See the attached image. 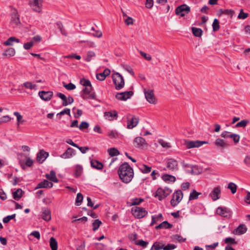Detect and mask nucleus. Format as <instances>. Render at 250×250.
I'll return each instance as SVG.
<instances>
[{"label": "nucleus", "instance_id": "obj_7", "mask_svg": "<svg viewBox=\"0 0 250 250\" xmlns=\"http://www.w3.org/2000/svg\"><path fill=\"white\" fill-rule=\"evenodd\" d=\"M133 145L136 147L140 148L147 147L148 146L146 140L141 137H136L133 141Z\"/></svg>", "mask_w": 250, "mask_h": 250}, {"label": "nucleus", "instance_id": "obj_43", "mask_svg": "<svg viewBox=\"0 0 250 250\" xmlns=\"http://www.w3.org/2000/svg\"><path fill=\"white\" fill-rule=\"evenodd\" d=\"M20 23V20L19 17L17 15H15L12 17L11 24L15 26H18Z\"/></svg>", "mask_w": 250, "mask_h": 250}, {"label": "nucleus", "instance_id": "obj_40", "mask_svg": "<svg viewBox=\"0 0 250 250\" xmlns=\"http://www.w3.org/2000/svg\"><path fill=\"white\" fill-rule=\"evenodd\" d=\"M140 169L144 173H148L151 171V167L146 165H142L140 166Z\"/></svg>", "mask_w": 250, "mask_h": 250}, {"label": "nucleus", "instance_id": "obj_32", "mask_svg": "<svg viewBox=\"0 0 250 250\" xmlns=\"http://www.w3.org/2000/svg\"><path fill=\"white\" fill-rule=\"evenodd\" d=\"M162 179L165 182H174L176 181V178L174 176L169 174L164 175Z\"/></svg>", "mask_w": 250, "mask_h": 250}, {"label": "nucleus", "instance_id": "obj_23", "mask_svg": "<svg viewBox=\"0 0 250 250\" xmlns=\"http://www.w3.org/2000/svg\"><path fill=\"white\" fill-rule=\"evenodd\" d=\"M247 231V228L245 225H240L236 229H235L233 233L236 235H241L245 233Z\"/></svg>", "mask_w": 250, "mask_h": 250}, {"label": "nucleus", "instance_id": "obj_33", "mask_svg": "<svg viewBox=\"0 0 250 250\" xmlns=\"http://www.w3.org/2000/svg\"><path fill=\"white\" fill-rule=\"evenodd\" d=\"M215 144L216 146L222 148H225L228 146V144L223 139L220 138H218L216 140Z\"/></svg>", "mask_w": 250, "mask_h": 250}, {"label": "nucleus", "instance_id": "obj_45", "mask_svg": "<svg viewBox=\"0 0 250 250\" xmlns=\"http://www.w3.org/2000/svg\"><path fill=\"white\" fill-rule=\"evenodd\" d=\"M57 96L62 100L63 106L67 105V98L65 95L62 93H58Z\"/></svg>", "mask_w": 250, "mask_h": 250}, {"label": "nucleus", "instance_id": "obj_19", "mask_svg": "<svg viewBox=\"0 0 250 250\" xmlns=\"http://www.w3.org/2000/svg\"><path fill=\"white\" fill-rule=\"evenodd\" d=\"M104 116L106 119L109 121H112L115 117H118V113L115 110L105 112Z\"/></svg>", "mask_w": 250, "mask_h": 250}, {"label": "nucleus", "instance_id": "obj_8", "mask_svg": "<svg viewBox=\"0 0 250 250\" xmlns=\"http://www.w3.org/2000/svg\"><path fill=\"white\" fill-rule=\"evenodd\" d=\"M190 11V7L186 4H183L177 7L175 10L176 15L184 17Z\"/></svg>", "mask_w": 250, "mask_h": 250}, {"label": "nucleus", "instance_id": "obj_42", "mask_svg": "<svg viewBox=\"0 0 250 250\" xmlns=\"http://www.w3.org/2000/svg\"><path fill=\"white\" fill-rule=\"evenodd\" d=\"M83 199V194L81 193H78L77 195V197L75 201V204L76 206H80L82 204Z\"/></svg>", "mask_w": 250, "mask_h": 250}, {"label": "nucleus", "instance_id": "obj_2", "mask_svg": "<svg viewBox=\"0 0 250 250\" xmlns=\"http://www.w3.org/2000/svg\"><path fill=\"white\" fill-rule=\"evenodd\" d=\"M112 78L116 90H121L124 87V79L120 73H114L112 74Z\"/></svg>", "mask_w": 250, "mask_h": 250}, {"label": "nucleus", "instance_id": "obj_39", "mask_svg": "<svg viewBox=\"0 0 250 250\" xmlns=\"http://www.w3.org/2000/svg\"><path fill=\"white\" fill-rule=\"evenodd\" d=\"M102 224V222L99 219L94 220L92 223L93 230L94 231H96Z\"/></svg>", "mask_w": 250, "mask_h": 250}, {"label": "nucleus", "instance_id": "obj_46", "mask_svg": "<svg viewBox=\"0 0 250 250\" xmlns=\"http://www.w3.org/2000/svg\"><path fill=\"white\" fill-rule=\"evenodd\" d=\"M108 152L109 153V155L112 157L117 156L120 154V152L118 151V150L114 147L108 149Z\"/></svg>", "mask_w": 250, "mask_h": 250}, {"label": "nucleus", "instance_id": "obj_25", "mask_svg": "<svg viewBox=\"0 0 250 250\" xmlns=\"http://www.w3.org/2000/svg\"><path fill=\"white\" fill-rule=\"evenodd\" d=\"M48 156V153L43 150H41L38 154L37 160L38 161L42 163Z\"/></svg>", "mask_w": 250, "mask_h": 250}, {"label": "nucleus", "instance_id": "obj_37", "mask_svg": "<svg viewBox=\"0 0 250 250\" xmlns=\"http://www.w3.org/2000/svg\"><path fill=\"white\" fill-rule=\"evenodd\" d=\"M93 88L92 85L91 86L85 87L84 88H83V99H85L86 98H87L85 96V95L89 94L91 92Z\"/></svg>", "mask_w": 250, "mask_h": 250}, {"label": "nucleus", "instance_id": "obj_61", "mask_svg": "<svg viewBox=\"0 0 250 250\" xmlns=\"http://www.w3.org/2000/svg\"><path fill=\"white\" fill-rule=\"evenodd\" d=\"M11 118L8 115H5L0 118V124L10 121Z\"/></svg>", "mask_w": 250, "mask_h": 250}, {"label": "nucleus", "instance_id": "obj_28", "mask_svg": "<svg viewBox=\"0 0 250 250\" xmlns=\"http://www.w3.org/2000/svg\"><path fill=\"white\" fill-rule=\"evenodd\" d=\"M16 42L19 43L20 40L15 37H10L6 41L4 42L3 44L6 46H12L13 45V42Z\"/></svg>", "mask_w": 250, "mask_h": 250}, {"label": "nucleus", "instance_id": "obj_12", "mask_svg": "<svg viewBox=\"0 0 250 250\" xmlns=\"http://www.w3.org/2000/svg\"><path fill=\"white\" fill-rule=\"evenodd\" d=\"M217 213L224 217H228L230 215V210L226 207H218L216 209Z\"/></svg>", "mask_w": 250, "mask_h": 250}, {"label": "nucleus", "instance_id": "obj_64", "mask_svg": "<svg viewBox=\"0 0 250 250\" xmlns=\"http://www.w3.org/2000/svg\"><path fill=\"white\" fill-rule=\"evenodd\" d=\"M95 57V53L93 52H89L85 58L86 62H90L92 60V58Z\"/></svg>", "mask_w": 250, "mask_h": 250}, {"label": "nucleus", "instance_id": "obj_18", "mask_svg": "<svg viewBox=\"0 0 250 250\" xmlns=\"http://www.w3.org/2000/svg\"><path fill=\"white\" fill-rule=\"evenodd\" d=\"M110 73V70L106 68L104 69L103 72L96 74V78L100 81H103L105 80L106 77L108 76Z\"/></svg>", "mask_w": 250, "mask_h": 250}, {"label": "nucleus", "instance_id": "obj_1", "mask_svg": "<svg viewBox=\"0 0 250 250\" xmlns=\"http://www.w3.org/2000/svg\"><path fill=\"white\" fill-rule=\"evenodd\" d=\"M118 173L120 179L125 184L129 183L132 180L134 176L133 168L126 162L123 163L120 166Z\"/></svg>", "mask_w": 250, "mask_h": 250}, {"label": "nucleus", "instance_id": "obj_5", "mask_svg": "<svg viewBox=\"0 0 250 250\" xmlns=\"http://www.w3.org/2000/svg\"><path fill=\"white\" fill-rule=\"evenodd\" d=\"M132 211L134 216L138 219L145 217L147 214V211L145 208L138 207L133 208Z\"/></svg>", "mask_w": 250, "mask_h": 250}, {"label": "nucleus", "instance_id": "obj_6", "mask_svg": "<svg viewBox=\"0 0 250 250\" xmlns=\"http://www.w3.org/2000/svg\"><path fill=\"white\" fill-rule=\"evenodd\" d=\"M145 97L147 101L151 104H155L156 103V99L154 95L153 90L151 89H144Z\"/></svg>", "mask_w": 250, "mask_h": 250}, {"label": "nucleus", "instance_id": "obj_26", "mask_svg": "<svg viewBox=\"0 0 250 250\" xmlns=\"http://www.w3.org/2000/svg\"><path fill=\"white\" fill-rule=\"evenodd\" d=\"M46 178L52 182L57 183L58 182V179L56 177V173L54 170H51L50 172V174H47L45 175Z\"/></svg>", "mask_w": 250, "mask_h": 250}, {"label": "nucleus", "instance_id": "obj_22", "mask_svg": "<svg viewBox=\"0 0 250 250\" xmlns=\"http://www.w3.org/2000/svg\"><path fill=\"white\" fill-rule=\"evenodd\" d=\"M15 54V50L13 48H9L2 53V58L3 59L10 58Z\"/></svg>", "mask_w": 250, "mask_h": 250}, {"label": "nucleus", "instance_id": "obj_13", "mask_svg": "<svg viewBox=\"0 0 250 250\" xmlns=\"http://www.w3.org/2000/svg\"><path fill=\"white\" fill-rule=\"evenodd\" d=\"M167 167L171 171L178 169V162L173 159H168L167 161Z\"/></svg>", "mask_w": 250, "mask_h": 250}, {"label": "nucleus", "instance_id": "obj_34", "mask_svg": "<svg viewBox=\"0 0 250 250\" xmlns=\"http://www.w3.org/2000/svg\"><path fill=\"white\" fill-rule=\"evenodd\" d=\"M22 190L21 188L18 189L16 191L13 192V198L15 200H19L22 196Z\"/></svg>", "mask_w": 250, "mask_h": 250}, {"label": "nucleus", "instance_id": "obj_11", "mask_svg": "<svg viewBox=\"0 0 250 250\" xmlns=\"http://www.w3.org/2000/svg\"><path fill=\"white\" fill-rule=\"evenodd\" d=\"M30 6L33 9L37 12H40L41 11V6L42 5V0H32L29 1Z\"/></svg>", "mask_w": 250, "mask_h": 250}, {"label": "nucleus", "instance_id": "obj_21", "mask_svg": "<svg viewBox=\"0 0 250 250\" xmlns=\"http://www.w3.org/2000/svg\"><path fill=\"white\" fill-rule=\"evenodd\" d=\"M74 155H75V150L71 147H68L65 152L61 155V157L63 159H67L72 157Z\"/></svg>", "mask_w": 250, "mask_h": 250}, {"label": "nucleus", "instance_id": "obj_4", "mask_svg": "<svg viewBox=\"0 0 250 250\" xmlns=\"http://www.w3.org/2000/svg\"><path fill=\"white\" fill-rule=\"evenodd\" d=\"M183 197V193L181 190L176 191L173 194L172 198L170 201L171 205L172 207L176 206L181 201Z\"/></svg>", "mask_w": 250, "mask_h": 250}, {"label": "nucleus", "instance_id": "obj_48", "mask_svg": "<svg viewBox=\"0 0 250 250\" xmlns=\"http://www.w3.org/2000/svg\"><path fill=\"white\" fill-rule=\"evenodd\" d=\"M107 135L111 139L117 138L119 136V134L116 130H111L108 131Z\"/></svg>", "mask_w": 250, "mask_h": 250}, {"label": "nucleus", "instance_id": "obj_41", "mask_svg": "<svg viewBox=\"0 0 250 250\" xmlns=\"http://www.w3.org/2000/svg\"><path fill=\"white\" fill-rule=\"evenodd\" d=\"M219 12L220 15L225 14L227 15H229L230 17L232 16L234 14V11L231 9H220L219 10Z\"/></svg>", "mask_w": 250, "mask_h": 250}, {"label": "nucleus", "instance_id": "obj_3", "mask_svg": "<svg viewBox=\"0 0 250 250\" xmlns=\"http://www.w3.org/2000/svg\"><path fill=\"white\" fill-rule=\"evenodd\" d=\"M208 143L206 141H188L185 140L184 145L186 146L187 148L190 149L192 148L199 147L204 144H207Z\"/></svg>", "mask_w": 250, "mask_h": 250}, {"label": "nucleus", "instance_id": "obj_31", "mask_svg": "<svg viewBox=\"0 0 250 250\" xmlns=\"http://www.w3.org/2000/svg\"><path fill=\"white\" fill-rule=\"evenodd\" d=\"M83 171V168L82 166L77 165L75 166L74 175L76 177H79Z\"/></svg>", "mask_w": 250, "mask_h": 250}, {"label": "nucleus", "instance_id": "obj_56", "mask_svg": "<svg viewBox=\"0 0 250 250\" xmlns=\"http://www.w3.org/2000/svg\"><path fill=\"white\" fill-rule=\"evenodd\" d=\"M81 83L85 86V87H87V86H91V82L89 80H87V79H82L81 80Z\"/></svg>", "mask_w": 250, "mask_h": 250}, {"label": "nucleus", "instance_id": "obj_51", "mask_svg": "<svg viewBox=\"0 0 250 250\" xmlns=\"http://www.w3.org/2000/svg\"><path fill=\"white\" fill-rule=\"evenodd\" d=\"M249 123V121L247 120H243L240 121V122L238 123L236 125V127H245Z\"/></svg>", "mask_w": 250, "mask_h": 250}, {"label": "nucleus", "instance_id": "obj_57", "mask_svg": "<svg viewBox=\"0 0 250 250\" xmlns=\"http://www.w3.org/2000/svg\"><path fill=\"white\" fill-rule=\"evenodd\" d=\"M63 58L64 59H66V58L70 59H76L77 60H80V59L81 58V57L80 55H77L75 54H73L67 55V56H65Z\"/></svg>", "mask_w": 250, "mask_h": 250}, {"label": "nucleus", "instance_id": "obj_17", "mask_svg": "<svg viewBox=\"0 0 250 250\" xmlns=\"http://www.w3.org/2000/svg\"><path fill=\"white\" fill-rule=\"evenodd\" d=\"M220 188L218 187L214 188L213 191L210 193V195L213 201H216L220 198Z\"/></svg>", "mask_w": 250, "mask_h": 250}, {"label": "nucleus", "instance_id": "obj_35", "mask_svg": "<svg viewBox=\"0 0 250 250\" xmlns=\"http://www.w3.org/2000/svg\"><path fill=\"white\" fill-rule=\"evenodd\" d=\"M164 244L162 242H155L152 247H151V250H160L164 248Z\"/></svg>", "mask_w": 250, "mask_h": 250}, {"label": "nucleus", "instance_id": "obj_53", "mask_svg": "<svg viewBox=\"0 0 250 250\" xmlns=\"http://www.w3.org/2000/svg\"><path fill=\"white\" fill-rule=\"evenodd\" d=\"M136 244L140 246L143 248H146L147 246L148 243L146 241H145L141 239L138 240L136 242Z\"/></svg>", "mask_w": 250, "mask_h": 250}, {"label": "nucleus", "instance_id": "obj_15", "mask_svg": "<svg viewBox=\"0 0 250 250\" xmlns=\"http://www.w3.org/2000/svg\"><path fill=\"white\" fill-rule=\"evenodd\" d=\"M42 218L46 221L51 220V211L49 208H42Z\"/></svg>", "mask_w": 250, "mask_h": 250}, {"label": "nucleus", "instance_id": "obj_59", "mask_svg": "<svg viewBox=\"0 0 250 250\" xmlns=\"http://www.w3.org/2000/svg\"><path fill=\"white\" fill-rule=\"evenodd\" d=\"M89 127V124L86 122H82L80 125L79 126V128L80 130H83L84 129H87Z\"/></svg>", "mask_w": 250, "mask_h": 250}, {"label": "nucleus", "instance_id": "obj_29", "mask_svg": "<svg viewBox=\"0 0 250 250\" xmlns=\"http://www.w3.org/2000/svg\"><path fill=\"white\" fill-rule=\"evenodd\" d=\"M152 221L150 223V226H153L156 224L158 221L161 220L163 219V215L162 213H159L156 216H152Z\"/></svg>", "mask_w": 250, "mask_h": 250}, {"label": "nucleus", "instance_id": "obj_30", "mask_svg": "<svg viewBox=\"0 0 250 250\" xmlns=\"http://www.w3.org/2000/svg\"><path fill=\"white\" fill-rule=\"evenodd\" d=\"M50 246L52 250H57L58 243L56 239L53 237H51L49 241Z\"/></svg>", "mask_w": 250, "mask_h": 250}, {"label": "nucleus", "instance_id": "obj_52", "mask_svg": "<svg viewBox=\"0 0 250 250\" xmlns=\"http://www.w3.org/2000/svg\"><path fill=\"white\" fill-rule=\"evenodd\" d=\"M228 64L227 67H229L232 71L236 72L240 69L238 63H228Z\"/></svg>", "mask_w": 250, "mask_h": 250}, {"label": "nucleus", "instance_id": "obj_49", "mask_svg": "<svg viewBox=\"0 0 250 250\" xmlns=\"http://www.w3.org/2000/svg\"><path fill=\"white\" fill-rule=\"evenodd\" d=\"M228 188L230 189L232 194L236 193L237 190V186L234 183L232 182L229 183Z\"/></svg>", "mask_w": 250, "mask_h": 250}, {"label": "nucleus", "instance_id": "obj_14", "mask_svg": "<svg viewBox=\"0 0 250 250\" xmlns=\"http://www.w3.org/2000/svg\"><path fill=\"white\" fill-rule=\"evenodd\" d=\"M139 122V118L136 117H133L131 119L128 118L127 128L128 129H132L138 125Z\"/></svg>", "mask_w": 250, "mask_h": 250}, {"label": "nucleus", "instance_id": "obj_47", "mask_svg": "<svg viewBox=\"0 0 250 250\" xmlns=\"http://www.w3.org/2000/svg\"><path fill=\"white\" fill-rule=\"evenodd\" d=\"M212 26L213 31L215 32L218 31L220 29L219 21L216 19H214Z\"/></svg>", "mask_w": 250, "mask_h": 250}, {"label": "nucleus", "instance_id": "obj_63", "mask_svg": "<svg viewBox=\"0 0 250 250\" xmlns=\"http://www.w3.org/2000/svg\"><path fill=\"white\" fill-rule=\"evenodd\" d=\"M63 86L68 90H73L76 88L75 85L71 83L67 84H64Z\"/></svg>", "mask_w": 250, "mask_h": 250}, {"label": "nucleus", "instance_id": "obj_60", "mask_svg": "<svg viewBox=\"0 0 250 250\" xmlns=\"http://www.w3.org/2000/svg\"><path fill=\"white\" fill-rule=\"evenodd\" d=\"M64 114H67L68 115H70V110L69 108H65L60 113L57 114V116H61V115H64Z\"/></svg>", "mask_w": 250, "mask_h": 250}, {"label": "nucleus", "instance_id": "obj_50", "mask_svg": "<svg viewBox=\"0 0 250 250\" xmlns=\"http://www.w3.org/2000/svg\"><path fill=\"white\" fill-rule=\"evenodd\" d=\"M23 84L26 88L30 89L31 90L35 89L37 86L36 84H33L31 82H25Z\"/></svg>", "mask_w": 250, "mask_h": 250}, {"label": "nucleus", "instance_id": "obj_27", "mask_svg": "<svg viewBox=\"0 0 250 250\" xmlns=\"http://www.w3.org/2000/svg\"><path fill=\"white\" fill-rule=\"evenodd\" d=\"M172 227V225L169 223L167 221H165L159 225L155 227L156 229H170Z\"/></svg>", "mask_w": 250, "mask_h": 250}, {"label": "nucleus", "instance_id": "obj_44", "mask_svg": "<svg viewBox=\"0 0 250 250\" xmlns=\"http://www.w3.org/2000/svg\"><path fill=\"white\" fill-rule=\"evenodd\" d=\"M57 96L62 100L63 106L67 105V98L65 95L62 93H58Z\"/></svg>", "mask_w": 250, "mask_h": 250}, {"label": "nucleus", "instance_id": "obj_36", "mask_svg": "<svg viewBox=\"0 0 250 250\" xmlns=\"http://www.w3.org/2000/svg\"><path fill=\"white\" fill-rule=\"evenodd\" d=\"M200 194H201V192H197L195 189H193L190 193L189 200H193L198 199V196Z\"/></svg>", "mask_w": 250, "mask_h": 250}, {"label": "nucleus", "instance_id": "obj_16", "mask_svg": "<svg viewBox=\"0 0 250 250\" xmlns=\"http://www.w3.org/2000/svg\"><path fill=\"white\" fill-rule=\"evenodd\" d=\"M53 184L49 182L46 180H44L43 181L39 183L35 189L41 188H51L53 187Z\"/></svg>", "mask_w": 250, "mask_h": 250}, {"label": "nucleus", "instance_id": "obj_62", "mask_svg": "<svg viewBox=\"0 0 250 250\" xmlns=\"http://www.w3.org/2000/svg\"><path fill=\"white\" fill-rule=\"evenodd\" d=\"M248 14L246 13H244L243 11V10L241 9L238 16V18L240 19H245L246 18H247L248 17Z\"/></svg>", "mask_w": 250, "mask_h": 250}, {"label": "nucleus", "instance_id": "obj_38", "mask_svg": "<svg viewBox=\"0 0 250 250\" xmlns=\"http://www.w3.org/2000/svg\"><path fill=\"white\" fill-rule=\"evenodd\" d=\"M192 32L193 34L197 37H201L202 35V30L201 29L196 27L192 28Z\"/></svg>", "mask_w": 250, "mask_h": 250}, {"label": "nucleus", "instance_id": "obj_24", "mask_svg": "<svg viewBox=\"0 0 250 250\" xmlns=\"http://www.w3.org/2000/svg\"><path fill=\"white\" fill-rule=\"evenodd\" d=\"M91 167L98 170L102 169L103 168V164L96 160H92L90 161Z\"/></svg>", "mask_w": 250, "mask_h": 250}, {"label": "nucleus", "instance_id": "obj_58", "mask_svg": "<svg viewBox=\"0 0 250 250\" xmlns=\"http://www.w3.org/2000/svg\"><path fill=\"white\" fill-rule=\"evenodd\" d=\"M140 54L141 55L144 57L146 61H149L151 59V57L149 54H148L143 51H140Z\"/></svg>", "mask_w": 250, "mask_h": 250}, {"label": "nucleus", "instance_id": "obj_20", "mask_svg": "<svg viewBox=\"0 0 250 250\" xmlns=\"http://www.w3.org/2000/svg\"><path fill=\"white\" fill-rule=\"evenodd\" d=\"M155 196L157 197L160 201H161L166 198L167 195H166L165 192L163 190V188H159L156 190Z\"/></svg>", "mask_w": 250, "mask_h": 250}, {"label": "nucleus", "instance_id": "obj_9", "mask_svg": "<svg viewBox=\"0 0 250 250\" xmlns=\"http://www.w3.org/2000/svg\"><path fill=\"white\" fill-rule=\"evenodd\" d=\"M40 98L44 101H50L53 96V92L52 91H40L38 93Z\"/></svg>", "mask_w": 250, "mask_h": 250}, {"label": "nucleus", "instance_id": "obj_10", "mask_svg": "<svg viewBox=\"0 0 250 250\" xmlns=\"http://www.w3.org/2000/svg\"><path fill=\"white\" fill-rule=\"evenodd\" d=\"M133 94V92L131 91H125L121 93H117L115 97L119 100L120 101H126L128 99H129Z\"/></svg>", "mask_w": 250, "mask_h": 250}, {"label": "nucleus", "instance_id": "obj_55", "mask_svg": "<svg viewBox=\"0 0 250 250\" xmlns=\"http://www.w3.org/2000/svg\"><path fill=\"white\" fill-rule=\"evenodd\" d=\"M177 246L173 244H168L167 245L164 246V250H173L176 248Z\"/></svg>", "mask_w": 250, "mask_h": 250}, {"label": "nucleus", "instance_id": "obj_54", "mask_svg": "<svg viewBox=\"0 0 250 250\" xmlns=\"http://www.w3.org/2000/svg\"><path fill=\"white\" fill-rule=\"evenodd\" d=\"M16 217V214H13L11 215H8L6 217L3 218V222L4 223H8L11 219H13L15 218Z\"/></svg>", "mask_w": 250, "mask_h": 250}]
</instances>
